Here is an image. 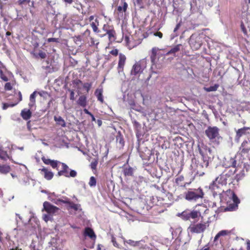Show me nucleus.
I'll use <instances>...</instances> for the list:
<instances>
[{
	"label": "nucleus",
	"instance_id": "obj_1",
	"mask_svg": "<svg viewBox=\"0 0 250 250\" xmlns=\"http://www.w3.org/2000/svg\"><path fill=\"white\" fill-rule=\"evenodd\" d=\"M198 150L202 156L203 163L197 166V168H207L210 161L212 156L211 150L207 146L202 143L198 145Z\"/></svg>",
	"mask_w": 250,
	"mask_h": 250
},
{
	"label": "nucleus",
	"instance_id": "obj_2",
	"mask_svg": "<svg viewBox=\"0 0 250 250\" xmlns=\"http://www.w3.org/2000/svg\"><path fill=\"white\" fill-rule=\"evenodd\" d=\"M204 193L201 188L189 189L185 193V199L188 201H196L203 198Z\"/></svg>",
	"mask_w": 250,
	"mask_h": 250
},
{
	"label": "nucleus",
	"instance_id": "obj_3",
	"mask_svg": "<svg viewBox=\"0 0 250 250\" xmlns=\"http://www.w3.org/2000/svg\"><path fill=\"white\" fill-rule=\"evenodd\" d=\"M59 165H62V168L58 171V176H64L66 177H75L77 176V172L74 170H70L65 164L61 162Z\"/></svg>",
	"mask_w": 250,
	"mask_h": 250
},
{
	"label": "nucleus",
	"instance_id": "obj_4",
	"mask_svg": "<svg viewBox=\"0 0 250 250\" xmlns=\"http://www.w3.org/2000/svg\"><path fill=\"white\" fill-rule=\"evenodd\" d=\"M189 43L193 49L197 50L202 44V37L199 35L192 34L190 37Z\"/></svg>",
	"mask_w": 250,
	"mask_h": 250
},
{
	"label": "nucleus",
	"instance_id": "obj_5",
	"mask_svg": "<svg viewBox=\"0 0 250 250\" xmlns=\"http://www.w3.org/2000/svg\"><path fill=\"white\" fill-rule=\"evenodd\" d=\"M208 226V223H198L190 226L188 228V229L192 233H200L203 232Z\"/></svg>",
	"mask_w": 250,
	"mask_h": 250
},
{
	"label": "nucleus",
	"instance_id": "obj_6",
	"mask_svg": "<svg viewBox=\"0 0 250 250\" xmlns=\"http://www.w3.org/2000/svg\"><path fill=\"white\" fill-rule=\"evenodd\" d=\"M205 133L210 140L219 139L220 138L219 129L215 126L208 127L206 130Z\"/></svg>",
	"mask_w": 250,
	"mask_h": 250
},
{
	"label": "nucleus",
	"instance_id": "obj_7",
	"mask_svg": "<svg viewBox=\"0 0 250 250\" xmlns=\"http://www.w3.org/2000/svg\"><path fill=\"white\" fill-rule=\"evenodd\" d=\"M43 210H45L47 213L53 215L59 211V208L52 205L49 202L45 201L43 204V209L42 211Z\"/></svg>",
	"mask_w": 250,
	"mask_h": 250
},
{
	"label": "nucleus",
	"instance_id": "obj_8",
	"mask_svg": "<svg viewBox=\"0 0 250 250\" xmlns=\"http://www.w3.org/2000/svg\"><path fill=\"white\" fill-rule=\"evenodd\" d=\"M145 68V66L144 64V62L142 61H139L136 62L133 66L132 70L131 71V74L132 75H137L142 73Z\"/></svg>",
	"mask_w": 250,
	"mask_h": 250
},
{
	"label": "nucleus",
	"instance_id": "obj_9",
	"mask_svg": "<svg viewBox=\"0 0 250 250\" xmlns=\"http://www.w3.org/2000/svg\"><path fill=\"white\" fill-rule=\"evenodd\" d=\"M181 215L185 220H188L190 218L195 219L200 215V212L197 210H185L183 211Z\"/></svg>",
	"mask_w": 250,
	"mask_h": 250
},
{
	"label": "nucleus",
	"instance_id": "obj_10",
	"mask_svg": "<svg viewBox=\"0 0 250 250\" xmlns=\"http://www.w3.org/2000/svg\"><path fill=\"white\" fill-rule=\"evenodd\" d=\"M224 166L227 167H232L234 170H231V174H233L236 171L235 167H236V161L233 158H225L224 162Z\"/></svg>",
	"mask_w": 250,
	"mask_h": 250
},
{
	"label": "nucleus",
	"instance_id": "obj_11",
	"mask_svg": "<svg viewBox=\"0 0 250 250\" xmlns=\"http://www.w3.org/2000/svg\"><path fill=\"white\" fill-rule=\"evenodd\" d=\"M219 185L220 183L217 182L216 180H215L212 182V183L210 184L209 188L210 189L213 191L214 194H220L223 191V187L222 185L220 186Z\"/></svg>",
	"mask_w": 250,
	"mask_h": 250
},
{
	"label": "nucleus",
	"instance_id": "obj_12",
	"mask_svg": "<svg viewBox=\"0 0 250 250\" xmlns=\"http://www.w3.org/2000/svg\"><path fill=\"white\" fill-rule=\"evenodd\" d=\"M231 173H225L224 172L217 177L215 180L216 182L220 183V186L226 185L227 183V181L229 179Z\"/></svg>",
	"mask_w": 250,
	"mask_h": 250
},
{
	"label": "nucleus",
	"instance_id": "obj_13",
	"mask_svg": "<svg viewBox=\"0 0 250 250\" xmlns=\"http://www.w3.org/2000/svg\"><path fill=\"white\" fill-rule=\"evenodd\" d=\"M66 208L70 214H73L74 211H81V206L79 204H75L72 202L68 205L66 206Z\"/></svg>",
	"mask_w": 250,
	"mask_h": 250
},
{
	"label": "nucleus",
	"instance_id": "obj_14",
	"mask_svg": "<svg viewBox=\"0 0 250 250\" xmlns=\"http://www.w3.org/2000/svg\"><path fill=\"white\" fill-rule=\"evenodd\" d=\"M250 150V141H244L239 149L240 152L241 154H247Z\"/></svg>",
	"mask_w": 250,
	"mask_h": 250
},
{
	"label": "nucleus",
	"instance_id": "obj_15",
	"mask_svg": "<svg viewBox=\"0 0 250 250\" xmlns=\"http://www.w3.org/2000/svg\"><path fill=\"white\" fill-rule=\"evenodd\" d=\"M250 132V127H244L243 128L238 129L236 131V135L235 140L237 142L239 141L240 137Z\"/></svg>",
	"mask_w": 250,
	"mask_h": 250
},
{
	"label": "nucleus",
	"instance_id": "obj_16",
	"mask_svg": "<svg viewBox=\"0 0 250 250\" xmlns=\"http://www.w3.org/2000/svg\"><path fill=\"white\" fill-rule=\"evenodd\" d=\"M39 170L41 171V175L47 180L52 179L54 176L53 173L52 171L48 170L46 168L43 167L42 169H40Z\"/></svg>",
	"mask_w": 250,
	"mask_h": 250
},
{
	"label": "nucleus",
	"instance_id": "obj_17",
	"mask_svg": "<svg viewBox=\"0 0 250 250\" xmlns=\"http://www.w3.org/2000/svg\"><path fill=\"white\" fill-rule=\"evenodd\" d=\"M42 160L45 164L50 165L53 168H56L58 170L57 167L59 164L61 163V162L57 160H52L45 157H42Z\"/></svg>",
	"mask_w": 250,
	"mask_h": 250
},
{
	"label": "nucleus",
	"instance_id": "obj_18",
	"mask_svg": "<svg viewBox=\"0 0 250 250\" xmlns=\"http://www.w3.org/2000/svg\"><path fill=\"white\" fill-rule=\"evenodd\" d=\"M126 60V57L125 55L120 53L119 54V60L118 64V68L119 69V71L121 70H123L124 65L125 64Z\"/></svg>",
	"mask_w": 250,
	"mask_h": 250
},
{
	"label": "nucleus",
	"instance_id": "obj_19",
	"mask_svg": "<svg viewBox=\"0 0 250 250\" xmlns=\"http://www.w3.org/2000/svg\"><path fill=\"white\" fill-rule=\"evenodd\" d=\"M12 74L11 72L6 70L0 71V78L4 82H8L9 80V76Z\"/></svg>",
	"mask_w": 250,
	"mask_h": 250
},
{
	"label": "nucleus",
	"instance_id": "obj_20",
	"mask_svg": "<svg viewBox=\"0 0 250 250\" xmlns=\"http://www.w3.org/2000/svg\"><path fill=\"white\" fill-rule=\"evenodd\" d=\"M103 88H97L95 91V95L97 98L98 101L101 103H104V98L103 95Z\"/></svg>",
	"mask_w": 250,
	"mask_h": 250
},
{
	"label": "nucleus",
	"instance_id": "obj_21",
	"mask_svg": "<svg viewBox=\"0 0 250 250\" xmlns=\"http://www.w3.org/2000/svg\"><path fill=\"white\" fill-rule=\"evenodd\" d=\"M84 235L89 237L91 239H95L96 237V235L93 230L90 228H86L84 232Z\"/></svg>",
	"mask_w": 250,
	"mask_h": 250
},
{
	"label": "nucleus",
	"instance_id": "obj_22",
	"mask_svg": "<svg viewBox=\"0 0 250 250\" xmlns=\"http://www.w3.org/2000/svg\"><path fill=\"white\" fill-rule=\"evenodd\" d=\"M36 94H37V92L34 91L30 95V101L28 104L30 108H32L35 107V103H36L35 98H36Z\"/></svg>",
	"mask_w": 250,
	"mask_h": 250
},
{
	"label": "nucleus",
	"instance_id": "obj_23",
	"mask_svg": "<svg viewBox=\"0 0 250 250\" xmlns=\"http://www.w3.org/2000/svg\"><path fill=\"white\" fill-rule=\"evenodd\" d=\"M91 27H92L93 31L95 33H99L100 31L98 29V26L99 25V22L97 19L95 20L94 21H92L90 23Z\"/></svg>",
	"mask_w": 250,
	"mask_h": 250
},
{
	"label": "nucleus",
	"instance_id": "obj_24",
	"mask_svg": "<svg viewBox=\"0 0 250 250\" xmlns=\"http://www.w3.org/2000/svg\"><path fill=\"white\" fill-rule=\"evenodd\" d=\"M54 120L56 124L62 127H65L66 126L64 120L60 116H55Z\"/></svg>",
	"mask_w": 250,
	"mask_h": 250
},
{
	"label": "nucleus",
	"instance_id": "obj_25",
	"mask_svg": "<svg viewBox=\"0 0 250 250\" xmlns=\"http://www.w3.org/2000/svg\"><path fill=\"white\" fill-rule=\"evenodd\" d=\"M106 35H108V40L111 42L115 41L116 39V33L114 28L111 29Z\"/></svg>",
	"mask_w": 250,
	"mask_h": 250
},
{
	"label": "nucleus",
	"instance_id": "obj_26",
	"mask_svg": "<svg viewBox=\"0 0 250 250\" xmlns=\"http://www.w3.org/2000/svg\"><path fill=\"white\" fill-rule=\"evenodd\" d=\"M114 28L113 25H110L108 23L104 24L102 29L105 32L104 34L101 35V37H103L105 36L107 33H108L111 29Z\"/></svg>",
	"mask_w": 250,
	"mask_h": 250
},
{
	"label": "nucleus",
	"instance_id": "obj_27",
	"mask_svg": "<svg viewBox=\"0 0 250 250\" xmlns=\"http://www.w3.org/2000/svg\"><path fill=\"white\" fill-rule=\"evenodd\" d=\"M86 103V97L84 95L81 96L77 101L78 104L83 107H85Z\"/></svg>",
	"mask_w": 250,
	"mask_h": 250
},
{
	"label": "nucleus",
	"instance_id": "obj_28",
	"mask_svg": "<svg viewBox=\"0 0 250 250\" xmlns=\"http://www.w3.org/2000/svg\"><path fill=\"white\" fill-rule=\"evenodd\" d=\"M229 232H230L227 230H223L219 231L215 236L214 241H217L221 236H224L228 235Z\"/></svg>",
	"mask_w": 250,
	"mask_h": 250
},
{
	"label": "nucleus",
	"instance_id": "obj_29",
	"mask_svg": "<svg viewBox=\"0 0 250 250\" xmlns=\"http://www.w3.org/2000/svg\"><path fill=\"white\" fill-rule=\"evenodd\" d=\"M232 200H233V203H234V207H231L229 206L228 208V210H232L234 209H235V208L236 207H237L238 204L239 203V200L238 198H237V197L234 194H233Z\"/></svg>",
	"mask_w": 250,
	"mask_h": 250
},
{
	"label": "nucleus",
	"instance_id": "obj_30",
	"mask_svg": "<svg viewBox=\"0 0 250 250\" xmlns=\"http://www.w3.org/2000/svg\"><path fill=\"white\" fill-rule=\"evenodd\" d=\"M182 47L181 44H178L172 48L167 53V54H175L180 50V48Z\"/></svg>",
	"mask_w": 250,
	"mask_h": 250
},
{
	"label": "nucleus",
	"instance_id": "obj_31",
	"mask_svg": "<svg viewBox=\"0 0 250 250\" xmlns=\"http://www.w3.org/2000/svg\"><path fill=\"white\" fill-rule=\"evenodd\" d=\"M141 241H135L132 240H124V244H127L132 247L139 246Z\"/></svg>",
	"mask_w": 250,
	"mask_h": 250
},
{
	"label": "nucleus",
	"instance_id": "obj_32",
	"mask_svg": "<svg viewBox=\"0 0 250 250\" xmlns=\"http://www.w3.org/2000/svg\"><path fill=\"white\" fill-rule=\"evenodd\" d=\"M21 114L24 120H28L31 117V112L30 110H22Z\"/></svg>",
	"mask_w": 250,
	"mask_h": 250
},
{
	"label": "nucleus",
	"instance_id": "obj_33",
	"mask_svg": "<svg viewBox=\"0 0 250 250\" xmlns=\"http://www.w3.org/2000/svg\"><path fill=\"white\" fill-rule=\"evenodd\" d=\"M10 170V167L7 165H0V172L2 174H6Z\"/></svg>",
	"mask_w": 250,
	"mask_h": 250
},
{
	"label": "nucleus",
	"instance_id": "obj_34",
	"mask_svg": "<svg viewBox=\"0 0 250 250\" xmlns=\"http://www.w3.org/2000/svg\"><path fill=\"white\" fill-rule=\"evenodd\" d=\"M219 87L218 84H215L214 85L210 86L208 87H204V89L207 92L216 91Z\"/></svg>",
	"mask_w": 250,
	"mask_h": 250
},
{
	"label": "nucleus",
	"instance_id": "obj_35",
	"mask_svg": "<svg viewBox=\"0 0 250 250\" xmlns=\"http://www.w3.org/2000/svg\"><path fill=\"white\" fill-rule=\"evenodd\" d=\"M158 49L156 47L152 48L151 50V55L150 56V59L151 62H153L156 58Z\"/></svg>",
	"mask_w": 250,
	"mask_h": 250
},
{
	"label": "nucleus",
	"instance_id": "obj_36",
	"mask_svg": "<svg viewBox=\"0 0 250 250\" xmlns=\"http://www.w3.org/2000/svg\"><path fill=\"white\" fill-rule=\"evenodd\" d=\"M128 7L127 3L125 1V0H123V6H119L117 7V10L119 12H122L123 11L125 12Z\"/></svg>",
	"mask_w": 250,
	"mask_h": 250
},
{
	"label": "nucleus",
	"instance_id": "obj_37",
	"mask_svg": "<svg viewBox=\"0 0 250 250\" xmlns=\"http://www.w3.org/2000/svg\"><path fill=\"white\" fill-rule=\"evenodd\" d=\"M125 175L131 176L133 173V169L131 167L125 168L124 170Z\"/></svg>",
	"mask_w": 250,
	"mask_h": 250
},
{
	"label": "nucleus",
	"instance_id": "obj_38",
	"mask_svg": "<svg viewBox=\"0 0 250 250\" xmlns=\"http://www.w3.org/2000/svg\"><path fill=\"white\" fill-rule=\"evenodd\" d=\"M0 158L2 160H6L9 158L7 152L0 149Z\"/></svg>",
	"mask_w": 250,
	"mask_h": 250
},
{
	"label": "nucleus",
	"instance_id": "obj_39",
	"mask_svg": "<svg viewBox=\"0 0 250 250\" xmlns=\"http://www.w3.org/2000/svg\"><path fill=\"white\" fill-rule=\"evenodd\" d=\"M17 104V103H13L12 102H8L6 103H3L2 108L3 109H5L9 107H12Z\"/></svg>",
	"mask_w": 250,
	"mask_h": 250
},
{
	"label": "nucleus",
	"instance_id": "obj_40",
	"mask_svg": "<svg viewBox=\"0 0 250 250\" xmlns=\"http://www.w3.org/2000/svg\"><path fill=\"white\" fill-rule=\"evenodd\" d=\"M92 83H85L83 84V88L88 93L92 87Z\"/></svg>",
	"mask_w": 250,
	"mask_h": 250
},
{
	"label": "nucleus",
	"instance_id": "obj_41",
	"mask_svg": "<svg viewBox=\"0 0 250 250\" xmlns=\"http://www.w3.org/2000/svg\"><path fill=\"white\" fill-rule=\"evenodd\" d=\"M88 184L91 187L96 186V180L94 176H91L90 177Z\"/></svg>",
	"mask_w": 250,
	"mask_h": 250
},
{
	"label": "nucleus",
	"instance_id": "obj_42",
	"mask_svg": "<svg viewBox=\"0 0 250 250\" xmlns=\"http://www.w3.org/2000/svg\"><path fill=\"white\" fill-rule=\"evenodd\" d=\"M63 199H58L57 202H60L66 204V206L68 205L69 203H70L71 201L69 199L67 198L66 197H63Z\"/></svg>",
	"mask_w": 250,
	"mask_h": 250
},
{
	"label": "nucleus",
	"instance_id": "obj_43",
	"mask_svg": "<svg viewBox=\"0 0 250 250\" xmlns=\"http://www.w3.org/2000/svg\"><path fill=\"white\" fill-rule=\"evenodd\" d=\"M52 215L50 214H44L43 215V219L46 222H47L48 221L52 220Z\"/></svg>",
	"mask_w": 250,
	"mask_h": 250
},
{
	"label": "nucleus",
	"instance_id": "obj_44",
	"mask_svg": "<svg viewBox=\"0 0 250 250\" xmlns=\"http://www.w3.org/2000/svg\"><path fill=\"white\" fill-rule=\"evenodd\" d=\"M117 142L120 145V147H123L124 145V142L123 138L121 136H118L117 137Z\"/></svg>",
	"mask_w": 250,
	"mask_h": 250
},
{
	"label": "nucleus",
	"instance_id": "obj_45",
	"mask_svg": "<svg viewBox=\"0 0 250 250\" xmlns=\"http://www.w3.org/2000/svg\"><path fill=\"white\" fill-rule=\"evenodd\" d=\"M4 89L7 91L12 89V85L10 83L7 82L4 85Z\"/></svg>",
	"mask_w": 250,
	"mask_h": 250
},
{
	"label": "nucleus",
	"instance_id": "obj_46",
	"mask_svg": "<svg viewBox=\"0 0 250 250\" xmlns=\"http://www.w3.org/2000/svg\"><path fill=\"white\" fill-rule=\"evenodd\" d=\"M74 42L77 44H79L81 43L82 41V39L81 36H75L73 37Z\"/></svg>",
	"mask_w": 250,
	"mask_h": 250
},
{
	"label": "nucleus",
	"instance_id": "obj_47",
	"mask_svg": "<svg viewBox=\"0 0 250 250\" xmlns=\"http://www.w3.org/2000/svg\"><path fill=\"white\" fill-rule=\"evenodd\" d=\"M38 55L41 59H45L46 57V54L45 52H43L42 50H40L38 54Z\"/></svg>",
	"mask_w": 250,
	"mask_h": 250
},
{
	"label": "nucleus",
	"instance_id": "obj_48",
	"mask_svg": "<svg viewBox=\"0 0 250 250\" xmlns=\"http://www.w3.org/2000/svg\"><path fill=\"white\" fill-rule=\"evenodd\" d=\"M184 179V178L183 176H180L178 178L176 179V183L178 185H180L181 182L183 181Z\"/></svg>",
	"mask_w": 250,
	"mask_h": 250
},
{
	"label": "nucleus",
	"instance_id": "obj_49",
	"mask_svg": "<svg viewBox=\"0 0 250 250\" xmlns=\"http://www.w3.org/2000/svg\"><path fill=\"white\" fill-rule=\"evenodd\" d=\"M47 42H59V39L58 38H50L47 39Z\"/></svg>",
	"mask_w": 250,
	"mask_h": 250
},
{
	"label": "nucleus",
	"instance_id": "obj_50",
	"mask_svg": "<svg viewBox=\"0 0 250 250\" xmlns=\"http://www.w3.org/2000/svg\"><path fill=\"white\" fill-rule=\"evenodd\" d=\"M136 181L139 184H140L143 182H145V180L143 177L139 176L138 178H137Z\"/></svg>",
	"mask_w": 250,
	"mask_h": 250
},
{
	"label": "nucleus",
	"instance_id": "obj_51",
	"mask_svg": "<svg viewBox=\"0 0 250 250\" xmlns=\"http://www.w3.org/2000/svg\"><path fill=\"white\" fill-rule=\"evenodd\" d=\"M241 29L245 35L247 34V30L243 22L241 24Z\"/></svg>",
	"mask_w": 250,
	"mask_h": 250
},
{
	"label": "nucleus",
	"instance_id": "obj_52",
	"mask_svg": "<svg viewBox=\"0 0 250 250\" xmlns=\"http://www.w3.org/2000/svg\"><path fill=\"white\" fill-rule=\"evenodd\" d=\"M30 2V0H19L20 5H22L24 3L28 4Z\"/></svg>",
	"mask_w": 250,
	"mask_h": 250
},
{
	"label": "nucleus",
	"instance_id": "obj_53",
	"mask_svg": "<svg viewBox=\"0 0 250 250\" xmlns=\"http://www.w3.org/2000/svg\"><path fill=\"white\" fill-rule=\"evenodd\" d=\"M110 53L113 56H116L118 54V50L117 49H113L110 52Z\"/></svg>",
	"mask_w": 250,
	"mask_h": 250
},
{
	"label": "nucleus",
	"instance_id": "obj_54",
	"mask_svg": "<svg viewBox=\"0 0 250 250\" xmlns=\"http://www.w3.org/2000/svg\"><path fill=\"white\" fill-rule=\"evenodd\" d=\"M91 34V31L89 29H86L84 33H83V35L85 36V37H90Z\"/></svg>",
	"mask_w": 250,
	"mask_h": 250
},
{
	"label": "nucleus",
	"instance_id": "obj_55",
	"mask_svg": "<svg viewBox=\"0 0 250 250\" xmlns=\"http://www.w3.org/2000/svg\"><path fill=\"white\" fill-rule=\"evenodd\" d=\"M154 35L158 37L160 39H162L163 36V33L161 32H156L154 33Z\"/></svg>",
	"mask_w": 250,
	"mask_h": 250
},
{
	"label": "nucleus",
	"instance_id": "obj_56",
	"mask_svg": "<svg viewBox=\"0 0 250 250\" xmlns=\"http://www.w3.org/2000/svg\"><path fill=\"white\" fill-rule=\"evenodd\" d=\"M97 165V162H92L90 164L91 168L92 169H95L96 168Z\"/></svg>",
	"mask_w": 250,
	"mask_h": 250
},
{
	"label": "nucleus",
	"instance_id": "obj_57",
	"mask_svg": "<svg viewBox=\"0 0 250 250\" xmlns=\"http://www.w3.org/2000/svg\"><path fill=\"white\" fill-rule=\"evenodd\" d=\"M7 69L5 66L3 64V63L0 61V70H6Z\"/></svg>",
	"mask_w": 250,
	"mask_h": 250
},
{
	"label": "nucleus",
	"instance_id": "obj_58",
	"mask_svg": "<svg viewBox=\"0 0 250 250\" xmlns=\"http://www.w3.org/2000/svg\"><path fill=\"white\" fill-rule=\"evenodd\" d=\"M181 26V21H180V22H179L177 24V25H176V26L174 29V31H173L174 32H176L180 28Z\"/></svg>",
	"mask_w": 250,
	"mask_h": 250
},
{
	"label": "nucleus",
	"instance_id": "obj_59",
	"mask_svg": "<svg viewBox=\"0 0 250 250\" xmlns=\"http://www.w3.org/2000/svg\"><path fill=\"white\" fill-rule=\"evenodd\" d=\"M111 241L113 243V245L116 247H118V244L116 242V239L114 237L112 236V240H111Z\"/></svg>",
	"mask_w": 250,
	"mask_h": 250
},
{
	"label": "nucleus",
	"instance_id": "obj_60",
	"mask_svg": "<svg viewBox=\"0 0 250 250\" xmlns=\"http://www.w3.org/2000/svg\"><path fill=\"white\" fill-rule=\"evenodd\" d=\"M84 111H85V112L86 114H89V115H90L91 116V118H92V120L93 121H96V119H95V118L94 116L92 114H91V113L89 112V111H88V110H84Z\"/></svg>",
	"mask_w": 250,
	"mask_h": 250
},
{
	"label": "nucleus",
	"instance_id": "obj_61",
	"mask_svg": "<svg viewBox=\"0 0 250 250\" xmlns=\"http://www.w3.org/2000/svg\"><path fill=\"white\" fill-rule=\"evenodd\" d=\"M74 95H75L74 92L73 90H71L70 91V99L71 100H74Z\"/></svg>",
	"mask_w": 250,
	"mask_h": 250
},
{
	"label": "nucleus",
	"instance_id": "obj_62",
	"mask_svg": "<svg viewBox=\"0 0 250 250\" xmlns=\"http://www.w3.org/2000/svg\"><path fill=\"white\" fill-rule=\"evenodd\" d=\"M136 2L138 5H142L143 4V0H136Z\"/></svg>",
	"mask_w": 250,
	"mask_h": 250
},
{
	"label": "nucleus",
	"instance_id": "obj_63",
	"mask_svg": "<svg viewBox=\"0 0 250 250\" xmlns=\"http://www.w3.org/2000/svg\"><path fill=\"white\" fill-rule=\"evenodd\" d=\"M90 43H91V45H92L95 44V40H94V38H90Z\"/></svg>",
	"mask_w": 250,
	"mask_h": 250
},
{
	"label": "nucleus",
	"instance_id": "obj_64",
	"mask_svg": "<svg viewBox=\"0 0 250 250\" xmlns=\"http://www.w3.org/2000/svg\"><path fill=\"white\" fill-rule=\"evenodd\" d=\"M65 2L68 3V4H71L74 0H63Z\"/></svg>",
	"mask_w": 250,
	"mask_h": 250
}]
</instances>
